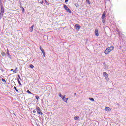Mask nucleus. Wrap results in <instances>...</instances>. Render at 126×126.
Wrapping results in <instances>:
<instances>
[{
    "label": "nucleus",
    "instance_id": "nucleus-1",
    "mask_svg": "<svg viewBox=\"0 0 126 126\" xmlns=\"http://www.w3.org/2000/svg\"><path fill=\"white\" fill-rule=\"evenodd\" d=\"M113 50H114V46H111L106 48L104 51V53L105 55H108V54H110V53H111Z\"/></svg>",
    "mask_w": 126,
    "mask_h": 126
},
{
    "label": "nucleus",
    "instance_id": "nucleus-2",
    "mask_svg": "<svg viewBox=\"0 0 126 126\" xmlns=\"http://www.w3.org/2000/svg\"><path fill=\"white\" fill-rule=\"evenodd\" d=\"M4 13V9L3 8V6L2 5H0V16H2Z\"/></svg>",
    "mask_w": 126,
    "mask_h": 126
},
{
    "label": "nucleus",
    "instance_id": "nucleus-3",
    "mask_svg": "<svg viewBox=\"0 0 126 126\" xmlns=\"http://www.w3.org/2000/svg\"><path fill=\"white\" fill-rule=\"evenodd\" d=\"M103 75L107 81H109V80H110V79L109 78V74H108L106 72H103Z\"/></svg>",
    "mask_w": 126,
    "mask_h": 126
},
{
    "label": "nucleus",
    "instance_id": "nucleus-4",
    "mask_svg": "<svg viewBox=\"0 0 126 126\" xmlns=\"http://www.w3.org/2000/svg\"><path fill=\"white\" fill-rule=\"evenodd\" d=\"M36 111L37 112V114H39V115H43V113L41 112V109L39 108V107H36Z\"/></svg>",
    "mask_w": 126,
    "mask_h": 126
},
{
    "label": "nucleus",
    "instance_id": "nucleus-5",
    "mask_svg": "<svg viewBox=\"0 0 126 126\" xmlns=\"http://www.w3.org/2000/svg\"><path fill=\"white\" fill-rule=\"evenodd\" d=\"M63 7L68 12H69V13H71V11L69 8L67 7V6H66V5H64Z\"/></svg>",
    "mask_w": 126,
    "mask_h": 126
},
{
    "label": "nucleus",
    "instance_id": "nucleus-6",
    "mask_svg": "<svg viewBox=\"0 0 126 126\" xmlns=\"http://www.w3.org/2000/svg\"><path fill=\"white\" fill-rule=\"evenodd\" d=\"M39 49L42 51L43 57H46V53H45V51L44 50V49L42 48V46H40Z\"/></svg>",
    "mask_w": 126,
    "mask_h": 126
},
{
    "label": "nucleus",
    "instance_id": "nucleus-7",
    "mask_svg": "<svg viewBox=\"0 0 126 126\" xmlns=\"http://www.w3.org/2000/svg\"><path fill=\"white\" fill-rule=\"evenodd\" d=\"M95 35L96 36V37H98L99 36V31H98V29H96L94 31Z\"/></svg>",
    "mask_w": 126,
    "mask_h": 126
},
{
    "label": "nucleus",
    "instance_id": "nucleus-8",
    "mask_svg": "<svg viewBox=\"0 0 126 126\" xmlns=\"http://www.w3.org/2000/svg\"><path fill=\"white\" fill-rule=\"evenodd\" d=\"M106 17V12H104L102 16V19L104 21V19H105V18Z\"/></svg>",
    "mask_w": 126,
    "mask_h": 126
},
{
    "label": "nucleus",
    "instance_id": "nucleus-9",
    "mask_svg": "<svg viewBox=\"0 0 126 126\" xmlns=\"http://www.w3.org/2000/svg\"><path fill=\"white\" fill-rule=\"evenodd\" d=\"M75 27L76 29H78V30H79L80 29V26L78 24H76L75 25Z\"/></svg>",
    "mask_w": 126,
    "mask_h": 126
},
{
    "label": "nucleus",
    "instance_id": "nucleus-10",
    "mask_svg": "<svg viewBox=\"0 0 126 126\" xmlns=\"http://www.w3.org/2000/svg\"><path fill=\"white\" fill-rule=\"evenodd\" d=\"M105 110L107 112H109V111H111V108L106 107L105 109Z\"/></svg>",
    "mask_w": 126,
    "mask_h": 126
},
{
    "label": "nucleus",
    "instance_id": "nucleus-11",
    "mask_svg": "<svg viewBox=\"0 0 126 126\" xmlns=\"http://www.w3.org/2000/svg\"><path fill=\"white\" fill-rule=\"evenodd\" d=\"M33 28H34V25H32L31 28H30V32H33Z\"/></svg>",
    "mask_w": 126,
    "mask_h": 126
},
{
    "label": "nucleus",
    "instance_id": "nucleus-12",
    "mask_svg": "<svg viewBox=\"0 0 126 126\" xmlns=\"http://www.w3.org/2000/svg\"><path fill=\"white\" fill-rule=\"evenodd\" d=\"M59 96L61 97V98H62V99H63V98H64V97H65V95H62L61 94H59Z\"/></svg>",
    "mask_w": 126,
    "mask_h": 126
},
{
    "label": "nucleus",
    "instance_id": "nucleus-13",
    "mask_svg": "<svg viewBox=\"0 0 126 126\" xmlns=\"http://www.w3.org/2000/svg\"><path fill=\"white\" fill-rule=\"evenodd\" d=\"M79 119V117L78 116H75L74 118V120H75V121H77V120H78Z\"/></svg>",
    "mask_w": 126,
    "mask_h": 126
},
{
    "label": "nucleus",
    "instance_id": "nucleus-14",
    "mask_svg": "<svg viewBox=\"0 0 126 126\" xmlns=\"http://www.w3.org/2000/svg\"><path fill=\"white\" fill-rule=\"evenodd\" d=\"M27 92L28 93H29V94H31L32 95L33 94H32V93L30 92V91H29V90H28L27 91Z\"/></svg>",
    "mask_w": 126,
    "mask_h": 126
},
{
    "label": "nucleus",
    "instance_id": "nucleus-15",
    "mask_svg": "<svg viewBox=\"0 0 126 126\" xmlns=\"http://www.w3.org/2000/svg\"><path fill=\"white\" fill-rule=\"evenodd\" d=\"M30 67L31 68H34V65H33V64H30Z\"/></svg>",
    "mask_w": 126,
    "mask_h": 126
},
{
    "label": "nucleus",
    "instance_id": "nucleus-16",
    "mask_svg": "<svg viewBox=\"0 0 126 126\" xmlns=\"http://www.w3.org/2000/svg\"><path fill=\"white\" fill-rule=\"evenodd\" d=\"M20 7H21V8H22V12H24V11H25V10H24V8H23V7H22V6H21Z\"/></svg>",
    "mask_w": 126,
    "mask_h": 126
},
{
    "label": "nucleus",
    "instance_id": "nucleus-17",
    "mask_svg": "<svg viewBox=\"0 0 126 126\" xmlns=\"http://www.w3.org/2000/svg\"><path fill=\"white\" fill-rule=\"evenodd\" d=\"M67 100H68V98H66L65 99H64V102L67 103Z\"/></svg>",
    "mask_w": 126,
    "mask_h": 126
},
{
    "label": "nucleus",
    "instance_id": "nucleus-18",
    "mask_svg": "<svg viewBox=\"0 0 126 126\" xmlns=\"http://www.w3.org/2000/svg\"><path fill=\"white\" fill-rule=\"evenodd\" d=\"M1 81H2V82H6V81H5V79H3V78H2L1 79Z\"/></svg>",
    "mask_w": 126,
    "mask_h": 126
},
{
    "label": "nucleus",
    "instance_id": "nucleus-19",
    "mask_svg": "<svg viewBox=\"0 0 126 126\" xmlns=\"http://www.w3.org/2000/svg\"><path fill=\"white\" fill-rule=\"evenodd\" d=\"M89 100L91 101H93V102H94V98H89Z\"/></svg>",
    "mask_w": 126,
    "mask_h": 126
},
{
    "label": "nucleus",
    "instance_id": "nucleus-20",
    "mask_svg": "<svg viewBox=\"0 0 126 126\" xmlns=\"http://www.w3.org/2000/svg\"><path fill=\"white\" fill-rule=\"evenodd\" d=\"M36 112H37V109H34V110H33L32 113L35 114V113H36Z\"/></svg>",
    "mask_w": 126,
    "mask_h": 126
},
{
    "label": "nucleus",
    "instance_id": "nucleus-21",
    "mask_svg": "<svg viewBox=\"0 0 126 126\" xmlns=\"http://www.w3.org/2000/svg\"><path fill=\"white\" fill-rule=\"evenodd\" d=\"M14 88L15 90L16 91V92H18V90H17V89H16V87H14Z\"/></svg>",
    "mask_w": 126,
    "mask_h": 126
},
{
    "label": "nucleus",
    "instance_id": "nucleus-22",
    "mask_svg": "<svg viewBox=\"0 0 126 126\" xmlns=\"http://www.w3.org/2000/svg\"><path fill=\"white\" fill-rule=\"evenodd\" d=\"M86 1L87 3H89V4H90V1H89V0H86Z\"/></svg>",
    "mask_w": 126,
    "mask_h": 126
},
{
    "label": "nucleus",
    "instance_id": "nucleus-23",
    "mask_svg": "<svg viewBox=\"0 0 126 126\" xmlns=\"http://www.w3.org/2000/svg\"><path fill=\"white\" fill-rule=\"evenodd\" d=\"M18 82L20 85H21V83H20V81H19V79H18Z\"/></svg>",
    "mask_w": 126,
    "mask_h": 126
},
{
    "label": "nucleus",
    "instance_id": "nucleus-24",
    "mask_svg": "<svg viewBox=\"0 0 126 126\" xmlns=\"http://www.w3.org/2000/svg\"><path fill=\"white\" fill-rule=\"evenodd\" d=\"M35 98H36V99H37V100H38V99H39L40 98V97H39V96L36 95V96H35Z\"/></svg>",
    "mask_w": 126,
    "mask_h": 126
},
{
    "label": "nucleus",
    "instance_id": "nucleus-25",
    "mask_svg": "<svg viewBox=\"0 0 126 126\" xmlns=\"http://www.w3.org/2000/svg\"><path fill=\"white\" fill-rule=\"evenodd\" d=\"M45 2L47 5H49V3L48 2V1H47V0H45Z\"/></svg>",
    "mask_w": 126,
    "mask_h": 126
},
{
    "label": "nucleus",
    "instance_id": "nucleus-26",
    "mask_svg": "<svg viewBox=\"0 0 126 126\" xmlns=\"http://www.w3.org/2000/svg\"><path fill=\"white\" fill-rule=\"evenodd\" d=\"M40 3H41V4H43V3H44V1H43V0H41V1L40 2Z\"/></svg>",
    "mask_w": 126,
    "mask_h": 126
},
{
    "label": "nucleus",
    "instance_id": "nucleus-27",
    "mask_svg": "<svg viewBox=\"0 0 126 126\" xmlns=\"http://www.w3.org/2000/svg\"><path fill=\"white\" fill-rule=\"evenodd\" d=\"M62 99H63V101H64V100H65V99H66V98H65V96H64V97Z\"/></svg>",
    "mask_w": 126,
    "mask_h": 126
},
{
    "label": "nucleus",
    "instance_id": "nucleus-28",
    "mask_svg": "<svg viewBox=\"0 0 126 126\" xmlns=\"http://www.w3.org/2000/svg\"><path fill=\"white\" fill-rule=\"evenodd\" d=\"M102 22H103V23H105V19L102 20Z\"/></svg>",
    "mask_w": 126,
    "mask_h": 126
},
{
    "label": "nucleus",
    "instance_id": "nucleus-29",
    "mask_svg": "<svg viewBox=\"0 0 126 126\" xmlns=\"http://www.w3.org/2000/svg\"><path fill=\"white\" fill-rule=\"evenodd\" d=\"M68 1V0H65V2H67Z\"/></svg>",
    "mask_w": 126,
    "mask_h": 126
},
{
    "label": "nucleus",
    "instance_id": "nucleus-30",
    "mask_svg": "<svg viewBox=\"0 0 126 126\" xmlns=\"http://www.w3.org/2000/svg\"><path fill=\"white\" fill-rule=\"evenodd\" d=\"M13 69H11V71H13Z\"/></svg>",
    "mask_w": 126,
    "mask_h": 126
},
{
    "label": "nucleus",
    "instance_id": "nucleus-31",
    "mask_svg": "<svg viewBox=\"0 0 126 126\" xmlns=\"http://www.w3.org/2000/svg\"><path fill=\"white\" fill-rule=\"evenodd\" d=\"M74 95H75V96L76 95V93H75V94H74Z\"/></svg>",
    "mask_w": 126,
    "mask_h": 126
},
{
    "label": "nucleus",
    "instance_id": "nucleus-32",
    "mask_svg": "<svg viewBox=\"0 0 126 126\" xmlns=\"http://www.w3.org/2000/svg\"><path fill=\"white\" fill-rule=\"evenodd\" d=\"M13 72H15V71H13Z\"/></svg>",
    "mask_w": 126,
    "mask_h": 126
},
{
    "label": "nucleus",
    "instance_id": "nucleus-33",
    "mask_svg": "<svg viewBox=\"0 0 126 126\" xmlns=\"http://www.w3.org/2000/svg\"><path fill=\"white\" fill-rule=\"evenodd\" d=\"M4 55H5V54L3 53Z\"/></svg>",
    "mask_w": 126,
    "mask_h": 126
},
{
    "label": "nucleus",
    "instance_id": "nucleus-34",
    "mask_svg": "<svg viewBox=\"0 0 126 126\" xmlns=\"http://www.w3.org/2000/svg\"><path fill=\"white\" fill-rule=\"evenodd\" d=\"M16 69H17V68H16Z\"/></svg>",
    "mask_w": 126,
    "mask_h": 126
},
{
    "label": "nucleus",
    "instance_id": "nucleus-35",
    "mask_svg": "<svg viewBox=\"0 0 126 126\" xmlns=\"http://www.w3.org/2000/svg\"><path fill=\"white\" fill-rule=\"evenodd\" d=\"M18 77H20L19 76V75L18 76Z\"/></svg>",
    "mask_w": 126,
    "mask_h": 126
}]
</instances>
